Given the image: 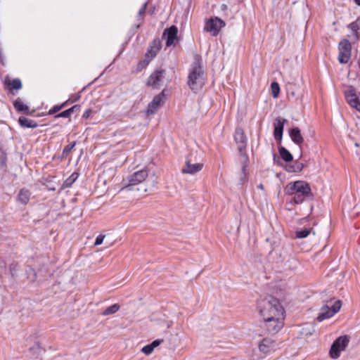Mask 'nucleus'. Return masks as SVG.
Wrapping results in <instances>:
<instances>
[{"instance_id": "obj_23", "label": "nucleus", "mask_w": 360, "mask_h": 360, "mask_svg": "<svg viewBox=\"0 0 360 360\" xmlns=\"http://www.w3.org/2000/svg\"><path fill=\"white\" fill-rule=\"evenodd\" d=\"M13 106L15 109L18 112H22L25 113L29 112V107L24 104V103L19 98L14 101Z\"/></svg>"}, {"instance_id": "obj_8", "label": "nucleus", "mask_w": 360, "mask_h": 360, "mask_svg": "<svg viewBox=\"0 0 360 360\" xmlns=\"http://www.w3.org/2000/svg\"><path fill=\"white\" fill-rule=\"evenodd\" d=\"M225 26V22L219 18H210L205 25L204 30L211 33L212 36H217L220 30Z\"/></svg>"}, {"instance_id": "obj_33", "label": "nucleus", "mask_w": 360, "mask_h": 360, "mask_svg": "<svg viewBox=\"0 0 360 360\" xmlns=\"http://www.w3.org/2000/svg\"><path fill=\"white\" fill-rule=\"evenodd\" d=\"M66 103H67V102H65L61 105L53 106L51 109L49 110V114L53 115V114L56 113V112L59 111L63 108H64L66 105Z\"/></svg>"}, {"instance_id": "obj_30", "label": "nucleus", "mask_w": 360, "mask_h": 360, "mask_svg": "<svg viewBox=\"0 0 360 360\" xmlns=\"http://www.w3.org/2000/svg\"><path fill=\"white\" fill-rule=\"evenodd\" d=\"M79 174L77 173H73L70 176H69L64 182V185L65 187H70L73 183L78 178Z\"/></svg>"}, {"instance_id": "obj_11", "label": "nucleus", "mask_w": 360, "mask_h": 360, "mask_svg": "<svg viewBox=\"0 0 360 360\" xmlns=\"http://www.w3.org/2000/svg\"><path fill=\"white\" fill-rule=\"evenodd\" d=\"M165 75V71L164 70L158 69L155 70L148 77L147 84L153 88H158Z\"/></svg>"}, {"instance_id": "obj_24", "label": "nucleus", "mask_w": 360, "mask_h": 360, "mask_svg": "<svg viewBox=\"0 0 360 360\" xmlns=\"http://www.w3.org/2000/svg\"><path fill=\"white\" fill-rule=\"evenodd\" d=\"M279 154L281 158L285 162H290L293 159L292 154L283 146L279 148Z\"/></svg>"}, {"instance_id": "obj_25", "label": "nucleus", "mask_w": 360, "mask_h": 360, "mask_svg": "<svg viewBox=\"0 0 360 360\" xmlns=\"http://www.w3.org/2000/svg\"><path fill=\"white\" fill-rule=\"evenodd\" d=\"M159 48L156 46H150L147 53H146V60L147 61V64L156 56L158 52Z\"/></svg>"}, {"instance_id": "obj_29", "label": "nucleus", "mask_w": 360, "mask_h": 360, "mask_svg": "<svg viewBox=\"0 0 360 360\" xmlns=\"http://www.w3.org/2000/svg\"><path fill=\"white\" fill-rule=\"evenodd\" d=\"M304 168V165L300 162H295L293 165L290 166L288 171L290 172H300Z\"/></svg>"}, {"instance_id": "obj_9", "label": "nucleus", "mask_w": 360, "mask_h": 360, "mask_svg": "<svg viewBox=\"0 0 360 360\" xmlns=\"http://www.w3.org/2000/svg\"><path fill=\"white\" fill-rule=\"evenodd\" d=\"M345 96L349 105L360 112V100L356 96V89L349 86L345 91Z\"/></svg>"}, {"instance_id": "obj_34", "label": "nucleus", "mask_w": 360, "mask_h": 360, "mask_svg": "<svg viewBox=\"0 0 360 360\" xmlns=\"http://www.w3.org/2000/svg\"><path fill=\"white\" fill-rule=\"evenodd\" d=\"M153 350H154V348L150 345V344H148V345L144 346L141 349V352L146 355L150 354L153 352Z\"/></svg>"}, {"instance_id": "obj_41", "label": "nucleus", "mask_w": 360, "mask_h": 360, "mask_svg": "<svg viewBox=\"0 0 360 360\" xmlns=\"http://www.w3.org/2000/svg\"><path fill=\"white\" fill-rule=\"evenodd\" d=\"M243 172H245V166L243 167Z\"/></svg>"}, {"instance_id": "obj_39", "label": "nucleus", "mask_w": 360, "mask_h": 360, "mask_svg": "<svg viewBox=\"0 0 360 360\" xmlns=\"http://www.w3.org/2000/svg\"><path fill=\"white\" fill-rule=\"evenodd\" d=\"M257 188L261 189V190H263L264 189V186L263 184H259L258 186H257Z\"/></svg>"}, {"instance_id": "obj_21", "label": "nucleus", "mask_w": 360, "mask_h": 360, "mask_svg": "<svg viewBox=\"0 0 360 360\" xmlns=\"http://www.w3.org/2000/svg\"><path fill=\"white\" fill-rule=\"evenodd\" d=\"M30 192L25 188L21 189L18 195V200L22 204L26 205L28 203L30 198Z\"/></svg>"}, {"instance_id": "obj_42", "label": "nucleus", "mask_w": 360, "mask_h": 360, "mask_svg": "<svg viewBox=\"0 0 360 360\" xmlns=\"http://www.w3.org/2000/svg\"><path fill=\"white\" fill-rule=\"evenodd\" d=\"M155 185V181H153V186H154Z\"/></svg>"}, {"instance_id": "obj_28", "label": "nucleus", "mask_w": 360, "mask_h": 360, "mask_svg": "<svg viewBox=\"0 0 360 360\" xmlns=\"http://www.w3.org/2000/svg\"><path fill=\"white\" fill-rule=\"evenodd\" d=\"M79 109L78 105H74L72 108L63 111L62 112L56 115V117H69L70 115L75 111V110Z\"/></svg>"}, {"instance_id": "obj_2", "label": "nucleus", "mask_w": 360, "mask_h": 360, "mask_svg": "<svg viewBox=\"0 0 360 360\" xmlns=\"http://www.w3.org/2000/svg\"><path fill=\"white\" fill-rule=\"evenodd\" d=\"M205 81V78L200 65V58L198 56H196L188 74V84L193 91H198L203 87Z\"/></svg>"}, {"instance_id": "obj_38", "label": "nucleus", "mask_w": 360, "mask_h": 360, "mask_svg": "<svg viewBox=\"0 0 360 360\" xmlns=\"http://www.w3.org/2000/svg\"><path fill=\"white\" fill-rule=\"evenodd\" d=\"M91 112V109H87L84 113H83V115L82 117L85 119H87L90 116V114Z\"/></svg>"}, {"instance_id": "obj_18", "label": "nucleus", "mask_w": 360, "mask_h": 360, "mask_svg": "<svg viewBox=\"0 0 360 360\" xmlns=\"http://www.w3.org/2000/svg\"><path fill=\"white\" fill-rule=\"evenodd\" d=\"M290 136L292 141L297 145L300 146L304 142V139L298 127L292 128L290 131Z\"/></svg>"}, {"instance_id": "obj_27", "label": "nucleus", "mask_w": 360, "mask_h": 360, "mask_svg": "<svg viewBox=\"0 0 360 360\" xmlns=\"http://www.w3.org/2000/svg\"><path fill=\"white\" fill-rule=\"evenodd\" d=\"M310 194H304V193H297V194H292V195H290L291 196H292V200L295 203V204H300L302 202H303L309 196Z\"/></svg>"}, {"instance_id": "obj_3", "label": "nucleus", "mask_w": 360, "mask_h": 360, "mask_svg": "<svg viewBox=\"0 0 360 360\" xmlns=\"http://www.w3.org/2000/svg\"><path fill=\"white\" fill-rule=\"evenodd\" d=\"M148 177V170L146 169H143L129 174L126 177L123 178L122 181V184L123 185L122 190H131L133 186L143 183Z\"/></svg>"}, {"instance_id": "obj_10", "label": "nucleus", "mask_w": 360, "mask_h": 360, "mask_svg": "<svg viewBox=\"0 0 360 360\" xmlns=\"http://www.w3.org/2000/svg\"><path fill=\"white\" fill-rule=\"evenodd\" d=\"M203 168L202 162H194L191 158H187L184 167L182 168V173L195 174Z\"/></svg>"}, {"instance_id": "obj_5", "label": "nucleus", "mask_w": 360, "mask_h": 360, "mask_svg": "<svg viewBox=\"0 0 360 360\" xmlns=\"http://www.w3.org/2000/svg\"><path fill=\"white\" fill-rule=\"evenodd\" d=\"M341 308V302L337 300L333 303L330 302L323 306L320 312L317 316V320L319 322L324 321L325 319H329L334 316Z\"/></svg>"}, {"instance_id": "obj_37", "label": "nucleus", "mask_w": 360, "mask_h": 360, "mask_svg": "<svg viewBox=\"0 0 360 360\" xmlns=\"http://www.w3.org/2000/svg\"><path fill=\"white\" fill-rule=\"evenodd\" d=\"M161 342H162V340H156L150 343V345L155 349L156 347L160 345Z\"/></svg>"}, {"instance_id": "obj_13", "label": "nucleus", "mask_w": 360, "mask_h": 360, "mask_svg": "<svg viewBox=\"0 0 360 360\" xmlns=\"http://www.w3.org/2000/svg\"><path fill=\"white\" fill-rule=\"evenodd\" d=\"M164 92L162 91L161 94L155 96L153 101L148 104L147 108V114L152 115L154 114L158 108L164 102Z\"/></svg>"}, {"instance_id": "obj_7", "label": "nucleus", "mask_w": 360, "mask_h": 360, "mask_svg": "<svg viewBox=\"0 0 360 360\" xmlns=\"http://www.w3.org/2000/svg\"><path fill=\"white\" fill-rule=\"evenodd\" d=\"M340 63L345 64L349 60L352 55V45L348 39H342L338 45Z\"/></svg>"}, {"instance_id": "obj_32", "label": "nucleus", "mask_w": 360, "mask_h": 360, "mask_svg": "<svg viewBox=\"0 0 360 360\" xmlns=\"http://www.w3.org/2000/svg\"><path fill=\"white\" fill-rule=\"evenodd\" d=\"M75 146V142H72L70 144H68V146H66L63 150V156H68L70 153V152L72 151V150L73 149V148Z\"/></svg>"}, {"instance_id": "obj_40", "label": "nucleus", "mask_w": 360, "mask_h": 360, "mask_svg": "<svg viewBox=\"0 0 360 360\" xmlns=\"http://www.w3.org/2000/svg\"><path fill=\"white\" fill-rule=\"evenodd\" d=\"M354 1L357 5L360 6V0H354Z\"/></svg>"}, {"instance_id": "obj_1", "label": "nucleus", "mask_w": 360, "mask_h": 360, "mask_svg": "<svg viewBox=\"0 0 360 360\" xmlns=\"http://www.w3.org/2000/svg\"><path fill=\"white\" fill-rule=\"evenodd\" d=\"M257 309L270 333H277L283 327L284 309L278 299L271 296L262 299Z\"/></svg>"}, {"instance_id": "obj_16", "label": "nucleus", "mask_w": 360, "mask_h": 360, "mask_svg": "<svg viewBox=\"0 0 360 360\" xmlns=\"http://www.w3.org/2000/svg\"><path fill=\"white\" fill-rule=\"evenodd\" d=\"M348 27L352 30V34L349 35L352 41H356L360 38V19L350 23Z\"/></svg>"}, {"instance_id": "obj_14", "label": "nucleus", "mask_w": 360, "mask_h": 360, "mask_svg": "<svg viewBox=\"0 0 360 360\" xmlns=\"http://www.w3.org/2000/svg\"><path fill=\"white\" fill-rule=\"evenodd\" d=\"M178 29L175 25L171 26L164 32L163 37L166 38V46H170L174 44L177 37Z\"/></svg>"}, {"instance_id": "obj_19", "label": "nucleus", "mask_w": 360, "mask_h": 360, "mask_svg": "<svg viewBox=\"0 0 360 360\" xmlns=\"http://www.w3.org/2000/svg\"><path fill=\"white\" fill-rule=\"evenodd\" d=\"M19 124L20 127L23 128H37L38 124L37 123L29 118H27L25 117H20L18 120Z\"/></svg>"}, {"instance_id": "obj_26", "label": "nucleus", "mask_w": 360, "mask_h": 360, "mask_svg": "<svg viewBox=\"0 0 360 360\" xmlns=\"http://www.w3.org/2000/svg\"><path fill=\"white\" fill-rule=\"evenodd\" d=\"M120 309V306L118 304H114L108 307H107L101 314L103 316H109L119 311Z\"/></svg>"}, {"instance_id": "obj_36", "label": "nucleus", "mask_w": 360, "mask_h": 360, "mask_svg": "<svg viewBox=\"0 0 360 360\" xmlns=\"http://www.w3.org/2000/svg\"><path fill=\"white\" fill-rule=\"evenodd\" d=\"M147 6H148V3L146 2L143 4L142 7L140 8L139 11V15H144L145 12H146V8H147Z\"/></svg>"}, {"instance_id": "obj_4", "label": "nucleus", "mask_w": 360, "mask_h": 360, "mask_svg": "<svg viewBox=\"0 0 360 360\" xmlns=\"http://www.w3.org/2000/svg\"><path fill=\"white\" fill-rule=\"evenodd\" d=\"M285 193L287 195L292 194H310L311 187L309 184L304 181H295L288 183L285 188Z\"/></svg>"}, {"instance_id": "obj_12", "label": "nucleus", "mask_w": 360, "mask_h": 360, "mask_svg": "<svg viewBox=\"0 0 360 360\" xmlns=\"http://www.w3.org/2000/svg\"><path fill=\"white\" fill-rule=\"evenodd\" d=\"M277 345L271 338H264L259 345V350L262 353L263 356L262 358L276 349Z\"/></svg>"}, {"instance_id": "obj_22", "label": "nucleus", "mask_w": 360, "mask_h": 360, "mask_svg": "<svg viewBox=\"0 0 360 360\" xmlns=\"http://www.w3.org/2000/svg\"><path fill=\"white\" fill-rule=\"evenodd\" d=\"M311 233L315 235V232L312 228H304L301 230H297L295 231V237L297 238H304L309 236Z\"/></svg>"}, {"instance_id": "obj_35", "label": "nucleus", "mask_w": 360, "mask_h": 360, "mask_svg": "<svg viewBox=\"0 0 360 360\" xmlns=\"http://www.w3.org/2000/svg\"><path fill=\"white\" fill-rule=\"evenodd\" d=\"M104 238H105V236H103V235L98 236L96 239V241L94 243V245L96 246V245H100L101 244H102L103 242Z\"/></svg>"}, {"instance_id": "obj_20", "label": "nucleus", "mask_w": 360, "mask_h": 360, "mask_svg": "<svg viewBox=\"0 0 360 360\" xmlns=\"http://www.w3.org/2000/svg\"><path fill=\"white\" fill-rule=\"evenodd\" d=\"M234 138L236 141L240 144L238 149L241 151L245 147L246 137L241 130H238L236 132Z\"/></svg>"}, {"instance_id": "obj_15", "label": "nucleus", "mask_w": 360, "mask_h": 360, "mask_svg": "<svg viewBox=\"0 0 360 360\" xmlns=\"http://www.w3.org/2000/svg\"><path fill=\"white\" fill-rule=\"evenodd\" d=\"M287 120L284 118L278 117L276 119V121L274 124V136L276 140H281L283 136L284 124H285Z\"/></svg>"}, {"instance_id": "obj_17", "label": "nucleus", "mask_w": 360, "mask_h": 360, "mask_svg": "<svg viewBox=\"0 0 360 360\" xmlns=\"http://www.w3.org/2000/svg\"><path fill=\"white\" fill-rule=\"evenodd\" d=\"M4 84L12 91L13 89L19 90L22 88V83L19 79H11L8 76L4 78Z\"/></svg>"}, {"instance_id": "obj_6", "label": "nucleus", "mask_w": 360, "mask_h": 360, "mask_svg": "<svg viewBox=\"0 0 360 360\" xmlns=\"http://www.w3.org/2000/svg\"><path fill=\"white\" fill-rule=\"evenodd\" d=\"M349 342V339L347 335L340 336L337 338L330 349V356L333 359H337L340 356L342 351L345 350Z\"/></svg>"}, {"instance_id": "obj_31", "label": "nucleus", "mask_w": 360, "mask_h": 360, "mask_svg": "<svg viewBox=\"0 0 360 360\" xmlns=\"http://www.w3.org/2000/svg\"><path fill=\"white\" fill-rule=\"evenodd\" d=\"M271 94L274 98H277L280 92L279 84L274 82L271 84Z\"/></svg>"}]
</instances>
